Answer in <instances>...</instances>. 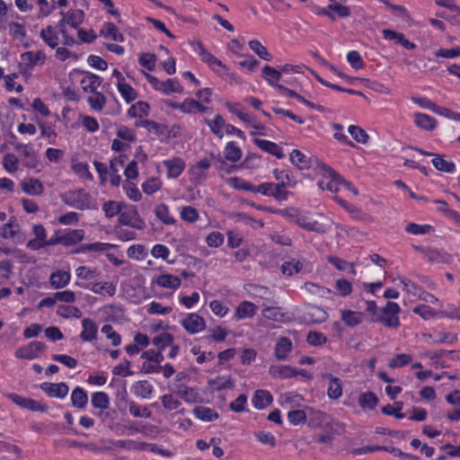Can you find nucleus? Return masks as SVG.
I'll list each match as a JSON object with an SVG mask.
<instances>
[{
  "instance_id": "f257e3e1",
  "label": "nucleus",
  "mask_w": 460,
  "mask_h": 460,
  "mask_svg": "<svg viewBox=\"0 0 460 460\" xmlns=\"http://www.w3.org/2000/svg\"><path fill=\"white\" fill-rule=\"evenodd\" d=\"M60 199L66 205L79 210L98 209L95 200L84 189L67 190L60 195Z\"/></svg>"
},
{
  "instance_id": "f03ea898",
  "label": "nucleus",
  "mask_w": 460,
  "mask_h": 460,
  "mask_svg": "<svg viewBox=\"0 0 460 460\" xmlns=\"http://www.w3.org/2000/svg\"><path fill=\"white\" fill-rule=\"evenodd\" d=\"M401 308L397 303L387 302L386 305L382 308L380 316L372 318L373 322H379L389 328H396L400 325L399 313Z\"/></svg>"
},
{
  "instance_id": "7ed1b4c3",
  "label": "nucleus",
  "mask_w": 460,
  "mask_h": 460,
  "mask_svg": "<svg viewBox=\"0 0 460 460\" xmlns=\"http://www.w3.org/2000/svg\"><path fill=\"white\" fill-rule=\"evenodd\" d=\"M119 222L120 225L127 226L137 230H143L146 226L145 221L139 216L135 206L125 205L121 210Z\"/></svg>"
},
{
  "instance_id": "20e7f679",
  "label": "nucleus",
  "mask_w": 460,
  "mask_h": 460,
  "mask_svg": "<svg viewBox=\"0 0 460 460\" xmlns=\"http://www.w3.org/2000/svg\"><path fill=\"white\" fill-rule=\"evenodd\" d=\"M147 81L156 90L164 93V94L171 93H182L183 87L177 79L170 78L165 81H160L155 76L146 74Z\"/></svg>"
},
{
  "instance_id": "39448f33",
  "label": "nucleus",
  "mask_w": 460,
  "mask_h": 460,
  "mask_svg": "<svg viewBox=\"0 0 460 460\" xmlns=\"http://www.w3.org/2000/svg\"><path fill=\"white\" fill-rule=\"evenodd\" d=\"M46 59V55L43 51L39 50L36 53L27 51L21 55L19 67L22 73H30L38 65L39 62L43 64Z\"/></svg>"
},
{
  "instance_id": "423d86ee",
  "label": "nucleus",
  "mask_w": 460,
  "mask_h": 460,
  "mask_svg": "<svg viewBox=\"0 0 460 460\" xmlns=\"http://www.w3.org/2000/svg\"><path fill=\"white\" fill-rule=\"evenodd\" d=\"M46 349V345L38 341L30 342L28 345L19 348L15 351V357L21 359L31 360L40 356Z\"/></svg>"
},
{
  "instance_id": "0eeeda50",
  "label": "nucleus",
  "mask_w": 460,
  "mask_h": 460,
  "mask_svg": "<svg viewBox=\"0 0 460 460\" xmlns=\"http://www.w3.org/2000/svg\"><path fill=\"white\" fill-rule=\"evenodd\" d=\"M335 13L340 18H347L350 15L351 12L348 6L342 5L338 3L330 4L326 7H317L315 13L318 15H325L332 22L336 21Z\"/></svg>"
},
{
  "instance_id": "6e6552de",
  "label": "nucleus",
  "mask_w": 460,
  "mask_h": 460,
  "mask_svg": "<svg viewBox=\"0 0 460 460\" xmlns=\"http://www.w3.org/2000/svg\"><path fill=\"white\" fill-rule=\"evenodd\" d=\"M323 170L325 171V178L317 182L318 187L332 193L337 192L340 182L343 181V178L328 166L324 167Z\"/></svg>"
},
{
  "instance_id": "1a4fd4ad",
  "label": "nucleus",
  "mask_w": 460,
  "mask_h": 460,
  "mask_svg": "<svg viewBox=\"0 0 460 460\" xmlns=\"http://www.w3.org/2000/svg\"><path fill=\"white\" fill-rule=\"evenodd\" d=\"M181 324L190 334L199 333L206 329L204 318L195 313L188 314L181 319Z\"/></svg>"
},
{
  "instance_id": "9d476101",
  "label": "nucleus",
  "mask_w": 460,
  "mask_h": 460,
  "mask_svg": "<svg viewBox=\"0 0 460 460\" xmlns=\"http://www.w3.org/2000/svg\"><path fill=\"white\" fill-rule=\"evenodd\" d=\"M40 388L49 397L64 399L67 396L69 386L64 383L44 382L40 385Z\"/></svg>"
},
{
  "instance_id": "9b49d317",
  "label": "nucleus",
  "mask_w": 460,
  "mask_h": 460,
  "mask_svg": "<svg viewBox=\"0 0 460 460\" xmlns=\"http://www.w3.org/2000/svg\"><path fill=\"white\" fill-rule=\"evenodd\" d=\"M75 285L81 288L89 289L95 294H102L105 291L110 296H113L116 292V285L111 282H75Z\"/></svg>"
},
{
  "instance_id": "f8f14e48",
  "label": "nucleus",
  "mask_w": 460,
  "mask_h": 460,
  "mask_svg": "<svg viewBox=\"0 0 460 460\" xmlns=\"http://www.w3.org/2000/svg\"><path fill=\"white\" fill-rule=\"evenodd\" d=\"M163 164L167 170V177L171 179L178 178L186 167L184 160L178 156L164 160Z\"/></svg>"
},
{
  "instance_id": "ddd939ff",
  "label": "nucleus",
  "mask_w": 460,
  "mask_h": 460,
  "mask_svg": "<svg viewBox=\"0 0 460 460\" xmlns=\"http://www.w3.org/2000/svg\"><path fill=\"white\" fill-rule=\"evenodd\" d=\"M32 233L35 235V238L30 240L26 243V247L31 251H38L43 248V244L47 239V231L43 225L36 224L32 226Z\"/></svg>"
},
{
  "instance_id": "4468645a",
  "label": "nucleus",
  "mask_w": 460,
  "mask_h": 460,
  "mask_svg": "<svg viewBox=\"0 0 460 460\" xmlns=\"http://www.w3.org/2000/svg\"><path fill=\"white\" fill-rule=\"evenodd\" d=\"M83 77L80 80V85L84 92L93 93L102 83V78L91 72H83Z\"/></svg>"
},
{
  "instance_id": "2eb2a0df",
  "label": "nucleus",
  "mask_w": 460,
  "mask_h": 460,
  "mask_svg": "<svg viewBox=\"0 0 460 460\" xmlns=\"http://www.w3.org/2000/svg\"><path fill=\"white\" fill-rule=\"evenodd\" d=\"M270 375L274 378H290L301 374L305 376L306 371L301 370L298 372L296 368L290 366H271L269 370Z\"/></svg>"
},
{
  "instance_id": "dca6fc26",
  "label": "nucleus",
  "mask_w": 460,
  "mask_h": 460,
  "mask_svg": "<svg viewBox=\"0 0 460 460\" xmlns=\"http://www.w3.org/2000/svg\"><path fill=\"white\" fill-rule=\"evenodd\" d=\"M101 275V271L96 267L79 266L75 270V276L78 279L76 282H94Z\"/></svg>"
},
{
  "instance_id": "f3484780",
  "label": "nucleus",
  "mask_w": 460,
  "mask_h": 460,
  "mask_svg": "<svg viewBox=\"0 0 460 460\" xmlns=\"http://www.w3.org/2000/svg\"><path fill=\"white\" fill-rule=\"evenodd\" d=\"M197 47L198 49H195V50L198 51L201 60L208 64L215 72H218L217 67L226 69V66L213 54L206 50L200 42L197 43Z\"/></svg>"
},
{
  "instance_id": "a211bd4d",
  "label": "nucleus",
  "mask_w": 460,
  "mask_h": 460,
  "mask_svg": "<svg viewBox=\"0 0 460 460\" xmlns=\"http://www.w3.org/2000/svg\"><path fill=\"white\" fill-rule=\"evenodd\" d=\"M423 255L432 263H448L451 260L450 254L443 250L433 247H428L427 250H423Z\"/></svg>"
},
{
  "instance_id": "6ab92c4d",
  "label": "nucleus",
  "mask_w": 460,
  "mask_h": 460,
  "mask_svg": "<svg viewBox=\"0 0 460 460\" xmlns=\"http://www.w3.org/2000/svg\"><path fill=\"white\" fill-rule=\"evenodd\" d=\"M253 143L262 151L269 153L279 159H282L285 156L281 147L274 142L261 138H254Z\"/></svg>"
},
{
  "instance_id": "aec40b11",
  "label": "nucleus",
  "mask_w": 460,
  "mask_h": 460,
  "mask_svg": "<svg viewBox=\"0 0 460 460\" xmlns=\"http://www.w3.org/2000/svg\"><path fill=\"white\" fill-rule=\"evenodd\" d=\"M84 238L83 229H65L62 230V245L72 246L80 243Z\"/></svg>"
},
{
  "instance_id": "412c9836",
  "label": "nucleus",
  "mask_w": 460,
  "mask_h": 460,
  "mask_svg": "<svg viewBox=\"0 0 460 460\" xmlns=\"http://www.w3.org/2000/svg\"><path fill=\"white\" fill-rule=\"evenodd\" d=\"M257 312V306L250 302V301H243L241 302L234 313V319L235 320H243L246 318H252L256 314Z\"/></svg>"
},
{
  "instance_id": "4be33fe9",
  "label": "nucleus",
  "mask_w": 460,
  "mask_h": 460,
  "mask_svg": "<svg viewBox=\"0 0 460 460\" xmlns=\"http://www.w3.org/2000/svg\"><path fill=\"white\" fill-rule=\"evenodd\" d=\"M83 332L80 333V339L84 341H92L96 339L98 332L97 324L89 318L82 321Z\"/></svg>"
},
{
  "instance_id": "5701e85b",
  "label": "nucleus",
  "mask_w": 460,
  "mask_h": 460,
  "mask_svg": "<svg viewBox=\"0 0 460 460\" xmlns=\"http://www.w3.org/2000/svg\"><path fill=\"white\" fill-rule=\"evenodd\" d=\"M131 391L137 397L148 399L154 392V386L147 380H141L132 385Z\"/></svg>"
},
{
  "instance_id": "b1692460",
  "label": "nucleus",
  "mask_w": 460,
  "mask_h": 460,
  "mask_svg": "<svg viewBox=\"0 0 460 460\" xmlns=\"http://www.w3.org/2000/svg\"><path fill=\"white\" fill-rule=\"evenodd\" d=\"M62 18L74 29H78L84 20V12L80 9L69 10L66 13L60 12Z\"/></svg>"
},
{
  "instance_id": "393cba45",
  "label": "nucleus",
  "mask_w": 460,
  "mask_h": 460,
  "mask_svg": "<svg viewBox=\"0 0 460 460\" xmlns=\"http://www.w3.org/2000/svg\"><path fill=\"white\" fill-rule=\"evenodd\" d=\"M22 190L28 195L40 196L44 192V186L42 182L35 178H30L21 184Z\"/></svg>"
},
{
  "instance_id": "a878e982",
  "label": "nucleus",
  "mask_w": 460,
  "mask_h": 460,
  "mask_svg": "<svg viewBox=\"0 0 460 460\" xmlns=\"http://www.w3.org/2000/svg\"><path fill=\"white\" fill-rule=\"evenodd\" d=\"M273 402L271 394L267 390H257L252 397L253 406L262 410L270 405Z\"/></svg>"
},
{
  "instance_id": "bb28decb",
  "label": "nucleus",
  "mask_w": 460,
  "mask_h": 460,
  "mask_svg": "<svg viewBox=\"0 0 460 460\" xmlns=\"http://www.w3.org/2000/svg\"><path fill=\"white\" fill-rule=\"evenodd\" d=\"M173 392L179 395L183 401L189 403L197 402L199 399L198 392L192 388L183 385L182 384L176 385Z\"/></svg>"
},
{
  "instance_id": "cd10ccee",
  "label": "nucleus",
  "mask_w": 460,
  "mask_h": 460,
  "mask_svg": "<svg viewBox=\"0 0 460 460\" xmlns=\"http://www.w3.org/2000/svg\"><path fill=\"white\" fill-rule=\"evenodd\" d=\"M273 174L275 179L279 181L277 184H274V187L283 190L296 187V181L292 179L288 172L275 169Z\"/></svg>"
},
{
  "instance_id": "c85d7f7f",
  "label": "nucleus",
  "mask_w": 460,
  "mask_h": 460,
  "mask_svg": "<svg viewBox=\"0 0 460 460\" xmlns=\"http://www.w3.org/2000/svg\"><path fill=\"white\" fill-rule=\"evenodd\" d=\"M71 276L68 271L57 270L53 272L49 277V282L51 287L56 289L66 287L70 281Z\"/></svg>"
},
{
  "instance_id": "c756f323",
  "label": "nucleus",
  "mask_w": 460,
  "mask_h": 460,
  "mask_svg": "<svg viewBox=\"0 0 460 460\" xmlns=\"http://www.w3.org/2000/svg\"><path fill=\"white\" fill-rule=\"evenodd\" d=\"M292 349V342L287 338L283 337L279 340L275 346L274 354L279 360H284Z\"/></svg>"
},
{
  "instance_id": "7c9ffc66",
  "label": "nucleus",
  "mask_w": 460,
  "mask_h": 460,
  "mask_svg": "<svg viewBox=\"0 0 460 460\" xmlns=\"http://www.w3.org/2000/svg\"><path fill=\"white\" fill-rule=\"evenodd\" d=\"M100 35L114 41H124V36L119 31L116 25L112 22H105L100 31Z\"/></svg>"
},
{
  "instance_id": "2f4dec72",
  "label": "nucleus",
  "mask_w": 460,
  "mask_h": 460,
  "mask_svg": "<svg viewBox=\"0 0 460 460\" xmlns=\"http://www.w3.org/2000/svg\"><path fill=\"white\" fill-rule=\"evenodd\" d=\"M40 36L49 48L56 49L58 47V36L52 25L43 28L40 32Z\"/></svg>"
},
{
  "instance_id": "473e14b6",
  "label": "nucleus",
  "mask_w": 460,
  "mask_h": 460,
  "mask_svg": "<svg viewBox=\"0 0 460 460\" xmlns=\"http://www.w3.org/2000/svg\"><path fill=\"white\" fill-rule=\"evenodd\" d=\"M72 405L78 409H84L88 402V395L82 387H75L71 394Z\"/></svg>"
},
{
  "instance_id": "72a5a7b5",
  "label": "nucleus",
  "mask_w": 460,
  "mask_h": 460,
  "mask_svg": "<svg viewBox=\"0 0 460 460\" xmlns=\"http://www.w3.org/2000/svg\"><path fill=\"white\" fill-rule=\"evenodd\" d=\"M303 288L306 292L320 297L329 298L334 295V292L332 289L309 281L304 284Z\"/></svg>"
},
{
  "instance_id": "f704fd0d",
  "label": "nucleus",
  "mask_w": 460,
  "mask_h": 460,
  "mask_svg": "<svg viewBox=\"0 0 460 460\" xmlns=\"http://www.w3.org/2000/svg\"><path fill=\"white\" fill-rule=\"evenodd\" d=\"M243 152L239 146L234 142H228L224 148V157L226 160L236 163L242 158Z\"/></svg>"
},
{
  "instance_id": "c9c22d12",
  "label": "nucleus",
  "mask_w": 460,
  "mask_h": 460,
  "mask_svg": "<svg viewBox=\"0 0 460 460\" xmlns=\"http://www.w3.org/2000/svg\"><path fill=\"white\" fill-rule=\"evenodd\" d=\"M262 77L272 87L279 85L278 82L281 79V71L277 70L270 66H264L261 70Z\"/></svg>"
},
{
  "instance_id": "e433bc0d",
  "label": "nucleus",
  "mask_w": 460,
  "mask_h": 460,
  "mask_svg": "<svg viewBox=\"0 0 460 460\" xmlns=\"http://www.w3.org/2000/svg\"><path fill=\"white\" fill-rule=\"evenodd\" d=\"M181 283V279L172 274H162L156 279V284L165 288L177 289Z\"/></svg>"
},
{
  "instance_id": "4c0bfd02",
  "label": "nucleus",
  "mask_w": 460,
  "mask_h": 460,
  "mask_svg": "<svg viewBox=\"0 0 460 460\" xmlns=\"http://www.w3.org/2000/svg\"><path fill=\"white\" fill-rule=\"evenodd\" d=\"M19 231V225L14 217H11L6 224L0 226V236L4 239L13 238Z\"/></svg>"
},
{
  "instance_id": "58836bf2",
  "label": "nucleus",
  "mask_w": 460,
  "mask_h": 460,
  "mask_svg": "<svg viewBox=\"0 0 460 460\" xmlns=\"http://www.w3.org/2000/svg\"><path fill=\"white\" fill-rule=\"evenodd\" d=\"M194 415L203 421H213L218 419L219 415L214 409L206 406H198L193 410Z\"/></svg>"
},
{
  "instance_id": "ea45409f",
  "label": "nucleus",
  "mask_w": 460,
  "mask_h": 460,
  "mask_svg": "<svg viewBox=\"0 0 460 460\" xmlns=\"http://www.w3.org/2000/svg\"><path fill=\"white\" fill-rule=\"evenodd\" d=\"M206 124L209 127L214 135L219 138L223 137V128H226V124L220 114H217L213 119H206Z\"/></svg>"
},
{
  "instance_id": "a19ab883",
  "label": "nucleus",
  "mask_w": 460,
  "mask_h": 460,
  "mask_svg": "<svg viewBox=\"0 0 460 460\" xmlns=\"http://www.w3.org/2000/svg\"><path fill=\"white\" fill-rule=\"evenodd\" d=\"M150 106L147 102L139 101L128 110V115L130 118H143L148 115Z\"/></svg>"
},
{
  "instance_id": "79ce46f5",
  "label": "nucleus",
  "mask_w": 460,
  "mask_h": 460,
  "mask_svg": "<svg viewBox=\"0 0 460 460\" xmlns=\"http://www.w3.org/2000/svg\"><path fill=\"white\" fill-rule=\"evenodd\" d=\"M125 204L123 202L109 200L103 203L102 210L107 218H111L115 216H119L121 210L124 208Z\"/></svg>"
},
{
  "instance_id": "37998d69",
  "label": "nucleus",
  "mask_w": 460,
  "mask_h": 460,
  "mask_svg": "<svg viewBox=\"0 0 460 460\" xmlns=\"http://www.w3.org/2000/svg\"><path fill=\"white\" fill-rule=\"evenodd\" d=\"M414 121L419 128L426 130H433L437 125L435 118L424 113H416Z\"/></svg>"
},
{
  "instance_id": "c03bdc74",
  "label": "nucleus",
  "mask_w": 460,
  "mask_h": 460,
  "mask_svg": "<svg viewBox=\"0 0 460 460\" xmlns=\"http://www.w3.org/2000/svg\"><path fill=\"white\" fill-rule=\"evenodd\" d=\"M155 217L164 225L175 224V219L170 215L169 208L166 204H158L155 208Z\"/></svg>"
},
{
  "instance_id": "a18cd8bd",
  "label": "nucleus",
  "mask_w": 460,
  "mask_h": 460,
  "mask_svg": "<svg viewBox=\"0 0 460 460\" xmlns=\"http://www.w3.org/2000/svg\"><path fill=\"white\" fill-rule=\"evenodd\" d=\"M341 320L349 327H354L362 323L363 314L351 310H343L341 313Z\"/></svg>"
},
{
  "instance_id": "49530a36",
  "label": "nucleus",
  "mask_w": 460,
  "mask_h": 460,
  "mask_svg": "<svg viewBox=\"0 0 460 460\" xmlns=\"http://www.w3.org/2000/svg\"><path fill=\"white\" fill-rule=\"evenodd\" d=\"M91 403L95 409L106 410L110 405V398L104 392H95L92 394Z\"/></svg>"
},
{
  "instance_id": "de8ad7c7",
  "label": "nucleus",
  "mask_w": 460,
  "mask_h": 460,
  "mask_svg": "<svg viewBox=\"0 0 460 460\" xmlns=\"http://www.w3.org/2000/svg\"><path fill=\"white\" fill-rule=\"evenodd\" d=\"M57 314L63 318H81L83 314L81 310L74 305H60L58 306Z\"/></svg>"
},
{
  "instance_id": "09e8293b",
  "label": "nucleus",
  "mask_w": 460,
  "mask_h": 460,
  "mask_svg": "<svg viewBox=\"0 0 460 460\" xmlns=\"http://www.w3.org/2000/svg\"><path fill=\"white\" fill-rule=\"evenodd\" d=\"M118 91L127 103H130L137 98V91L128 84H117Z\"/></svg>"
},
{
  "instance_id": "8fccbe9b",
  "label": "nucleus",
  "mask_w": 460,
  "mask_h": 460,
  "mask_svg": "<svg viewBox=\"0 0 460 460\" xmlns=\"http://www.w3.org/2000/svg\"><path fill=\"white\" fill-rule=\"evenodd\" d=\"M434 156L435 157L432 159V164L437 170L447 173H451L456 170V166L453 162L445 160L439 155H435Z\"/></svg>"
},
{
  "instance_id": "3c124183",
  "label": "nucleus",
  "mask_w": 460,
  "mask_h": 460,
  "mask_svg": "<svg viewBox=\"0 0 460 460\" xmlns=\"http://www.w3.org/2000/svg\"><path fill=\"white\" fill-rule=\"evenodd\" d=\"M212 159L215 161L214 166L219 172H224L226 173H232L235 172L239 166L237 165H229L226 161L220 154L214 155L211 154Z\"/></svg>"
},
{
  "instance_id": "603ef678",
  "label": "nucleus",
  "mask_w": 460,
  "mask_h": 460,
  "mask_svg": "<svg viewBox=\"0 0 460 460\" xmlns=\"http://www.w3.org/2000/svg\"><path fill=\"white\" fill-rule=\"evenodd\" d=\"M330 379L328 386V396L331 399H338L342 394L341 381L338 377H334L332 375H328Z\"/></svg>"
},
{
  "instance_id": "864d4df0",
  "label": "nucleus",
  "mask_w": 460,
  "mask_h": 460,
  "mask_svg": "<svg viewBox=\"0 0 460 460\" xmlns=\"http://www.w3.org/2000/svg\"><path fill=\"white\" fill-rule=\"evenodd\" d=\"M173 336L168 332H163L154 337L152 342L157 348L158 351L162 352L166 347L172 346L173 342Z\"/></svg>"
},
{
  "instance_id": "5fc2aeb1",
  "label": "nucleus",
  "mask_w": 460,
  "mask_h": 460,
  "mask_svg": "<svg viewBox=\"0 0 460 460\" xmlns=\"http://www.w3.org/2000/svg\"><path fill=\"white\" fill-rule=\"evenodd\" d=\"M87 102L93 110L100 111L106 104V97L101 92L95 91L87 98Z\"/></svg>"
},
{
  "instance_id": "6e6d98bb",
  "label": "nucleus",
  "mask_w": 460,
  "mask_h": 460,
  "mask_svg": "<svg viewBox=\"0 0 460 460\" xmlns=\"http://www.w3.org/2000/svg\"><path fill=\"white\" fill-rule=\"evenodd\" d=\"M426 356L430 359H438L445 357L453 360H458L460 359V350L438 349L427 352Z\"/></svg>"
},
{
  "instance_id": "4d7b16f0",
  "label": "nucleus",
  "mask_w": 460,
  "mask_h": 460,
  "mask_svg": "<svg viewBox=\"0 0 460 460\" xmlns=\"http://www.w3.org/2000/svg\"><path fill=\"white\" fill-rule=\"evenodd\" d=\"M290 162L300 170L307 169L310 166L307 157L296 149L290 153Z\"/></svg>"
},
{
  "instance_id": "13d9d810",
  "label": "nucleus",
  "mask_w": 460,
  "mask_h": 460,
  "mask_svg": "<svg viewBox=\"0 0 460 460\" xmlns=\"http://www.w3.org/2000/svg\"><path fill=\"white\" fill-rule=\"evenodd\" d=\"M227 183L235 190H242L254 193L255 186L239 177H231L227 180Z\"/></svg>"
},
{
  "instance_id": "bf43d9fd",
  "label": "nucleus",
  "mask_w": 460,
  "mask_h": 460,
  "mask_svg": "<svg viewBox=\"0 0 460 460\" xmlns=\"http://www.w3.org/2000/svg\"><path fill=\"white\" fill-rule=\"evenodd\" d=\"M129 413L135 418H151L152 411L146 406H140L136 402H128Z\"/></svg>"
},
{
  "instance_id": "052dcab7",
  "label": "nucleus",
  "mask_w": 460,
  "mask_h": 460,
  "mask_svg": "<svg viewBox=\"0 0 460 460\" xmlns=\"http://www.w3.org/2000/svg\"><path fill=\"white\" fill-rule=\"evenodd\" d=\"M378 402L376 395L372 392H367L360 394L358 403L363 409H374Z\"/></svg>"
},
{
  "instance_id": "680f3d73",
  "label": "nucleus",
  "mask_w": 460,
  "mask_h": 460,
  "mask_svg": "<svg viewBox=\"0 0 460 460\" xmlns=\"http://www.w3.org/2000/svg\"><path fill=\"white\" fill-rule=\"evenodd\" d=\"M249 47L251 49L255 52L260 58L270 61L272 58L271 54L267 50V49L257 40H252L249 41Z\"/></svg>"
},
{
  "instance_id": "e2e57ef3",
  "label": "nucleus",
  "mask_w": 460,
  "mask_h": 460,
  "mask_svg": "<svg viewBox=\"0 0 460 460\" xmlns=\"http://www.w3.org/2000/svg\"><path fill=\"white\" fill-rule=\"evenodd\" d=\"M303 269V263L295 259L285 261L281 266V271L284 275L292 276L296 273H299Z\"/></svg>"
},
{
  "instance_id": "0e129e2a",
  "label": "nucleus",
  "mask_w": 460,
  "mask_h": 460,
  "mask_svg": "<svg viewBox=\"0 0 460 460\" xmlns=\"http://www.w3.org/2000/svg\"><path fill=\"white\" fill-rule=\"evenodd\" d=\"M137 125L146 128L149 131H154L158 136L164 135L165 130L167 129V127L165 125L151 119L141 120L140 123Z\"/></svg>"
},
{
  "instance_id": "69168bd1",
  "label": "nucleus",
  "mask_w": 460,
  "mask_h": 460,
  "mask_svg": "<svg viewBox=\"0 0 460 460\" xmlns=\"http://www.w3.org/2000/svg\"><path fill=\"white\" fill-rule=\"evenodd\" d=\"M411 356L410 354H396L394 358L389 360L388 366L391 368H398L404 367L411 362Z\"/></svg>"
},
{
  "instance_id": "338daca9",
  "label": "nucleus",
  "mask_w": 460,
  "mask_h": 460,
  "mask_svg": "<svg viewBox=\"0 0 460 460\" xmlns=\"http://www.w3.org/2000/svg\"><path fill=\"white\" fill-rule=\"evenodd\" d=\"M8 26L9 33L13 39L22 40L26 37V30L22 23L11 22Z\"/></svg>"
},
{
  "instance_id": "774afa93",
  "label": "nucleus",
  "mask_w": 460,
  "mask_h": 460,
  "mask_svg": "<svg viewBox=\"0 0 460 460\" xmlns=\"http://www.w3.org/2000/svg\"><path fill=\"white\" fill-rule=\"evenodd\" d=\"M350 136L358 143L366 144L368 141V135L358 126L351 125L348 129Z\"/></svg>"
}]
</instances>
